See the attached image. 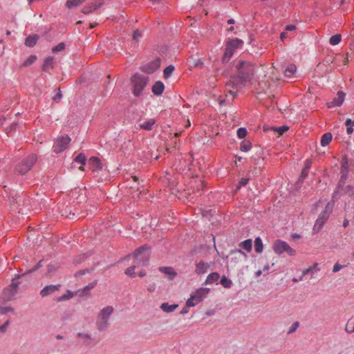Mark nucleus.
<instances>
[{"label":"nucleus","instance_id":"obj_1","mask_svg":"<svg viewBox=\"0 0 354 354\" xmlns=\"http://www.w3.org/2000/svg\"><path fill=\"white\" fill-rule=\"evenodd\" d=\"M237 75L233 76L226 84L229 93L233 97L236 94L237 91L248 82L252 79L254 66L250 62L239 60L236 64Z\"/></svg>","mask_w":354,"mask_h":354},{"label":"nucleus","instance_id":"obj_2","mask_svg":"<svg viewBox=\"0 0 354 354\" xmlns=\"http://www.w3.org/2000/svg\"><path fill=\"white\" fill-rule=\"evenodd\" d=\"M135 262L134 265L128 268L125 270V274L129 275L131 277H135L136 274L134 270L136 267H139L140 266L146 265L149 260V252H148V247L147 245H144L137 249L134 252Z\"/></svg>","mask_w":354,"mask_h":354},{"label":"nucleus","instance_id":"obj_3","mask_svg":"<svg viewBox=\"0 0 354 354\" xmlns=\"http://www.w3.org/2000/svg\"><path fill=\"white\" fill-rule=\"evenodd\" d=\"M113 310L114 309L112 306H107L99 312L95 322V326L98 331H104L109 327L110 317Z\"/></svg>","mask_w":354,"mask_h":354},{"label":"nucleus","instance_id":"obj_4","mask_svg":"<svg viewBox=\"0 0 354 354\" xmlns=\"http://www.w3.org/2000/svg\"><path fill=\"white\" fill-rule=\"evenodd\" d=\"M149 77L142 75L136 73L131 79L133 94L138 97L142 94V91L147 85Z\"/></svg>","mask_w":354,"mask_h":354},{"label":"nucleus","instance_id":"obj_5","mask_svg":"<svg viewBox=\"0 0 354 354\" xmlns=\"http://www.w3.org/2000/svg\"><path fill=\"white\" fill-rule=\"evenodd\" d=\"M208 288H198L190 295V297L186 301L187 307H194L205 299L209 293Z\"/></svg>","mask_w":354,"mask_h":354},{"label":"nucleus","instance_id":"obj_6","mask_svg":"<svg viewBox=\"0 0 354 354\" xmlns=\"http://www.w3.org/2000/svg\"><path fill=\"white\" fill-rule=\"evenodd\" d=\"M35 154H30L23 160L16 167L15 171L19 174H26L35 165L37 161Z\"/></svg>","mask_w":354,"mask_h":354},{"label":"nucleus","instance_id":"obj_7","mask_svg":"<svg viewBox=\"0 0 354 354\" xmlns=\"http://www.w3.org/2000/svg\"><path fill=\"white\" fill-rule=\"evenodd\" d=\"M272 249L274 252L279 255H281L283 252H286L290 256H295L296 254L295 250L286 241L280 239H277L274 242Z\"/></svg>","mask_w":354,"mask_h":354},{"label":"nucleus","instance_id":"obj_8","mask_svg":"<svg viewBox=\"0 0 354 354\" xmlns=\"http://www.w3.org/2000/svg\"><path fill=\"white\" fill-rule=\"evenodd\" d=\"M243 41L239 39H234L228 41L226 45L225 51L223 57L224 62H227L230 57L233 55L235 49L241 46Z\"/></svg>","mask_w":354,"mask_h":354},{"label":"nucleus","instance_id":"obj_9","mask_svg":"<svg viewBox=\"0 0 354 354\" xmlns=\"http://www.w3.org/2000/svg\"><path fill=\"white\" fill-rule=\"evenodd\" d=\"M329 204H328L324 210L322 211L320 214L319 215L317 219L315 221V223L313 227V232L317 233L319 232L323 227L324 223L328 220L329 215H330V211H329Z\"/></svg>","mask_w":354,"mask_h":354},{"label":"nucleus","instance_id":"obj_10","mask_svg":"<svg viewBox=\"0 0 354 354\" xmlns=\"http://www.w3.org/2000/svg\"><path fill=\"white\" fill-rule=\"evenodd\" d=\"M71 138L68 136L59 138L53 146V150L55 153H59L64 151L68 146Z\"/></svg>","mask_w":354,"mask_h":354},{"label":"nucleus","instance_id":"obj_11","mask_svg":"<svg viewBox=\"0 0 354 354\" xmlns=\"http://www.w3.org/2000/svg\"><path fill=\"white\" fill-rule=\"evenodd\" d=\"M247 257V254L241 250L232 251L230 254V261L234 265L244 261Z\"/></svg>","mask_w":354,"mask_h":354},{"label":"nucleus","instance_id":"obj_12","mask_svg":"<svg viewBox=\"0 0 354 354\" xmlns=\"http://www.w3.org/2000/svg\"><path fill=\"white\" fill-rule=\"evenodd\" d=\"M18 282H12V284L4 290L3 297L7 300H11L17 292Z\"/></svg>","mask_w":354,"mask_h":354},{"label":"nucleus","instance_id":"obj_13","mask_svg":"<svg viewBox=\"0 0 354 354\" xmlns=\"http://www.w3.org/2000/svg\"><path fill=\"white\" fill-rule=\"evenodd\" d=\"M160 66V59H156V60L143 66L142 70L143 72L150 74V73H153L158 68H159Z\"/></svg>","mask_w":354,"mask_h":354},{"label":"nucleus","instance_id":"obj_14","mask_svg":"<svg viewBox=\"0 0 354 354\" xmlns=\"http://www.w3.org/2000/svg\"><path fill=\"white\" fill-rule=\"evenodd\" d=\"M212 263H207L203 261H201L196 264L195 272L198 274H204L207 272L210 268Z\"/></svg>","mask_w":354,"mask_h":354},{"label":"nucleus","instance_id":"obj_15","mask_svg":"<svg viewBox=\"0 0 354 354\" xmlns=\"http://www.w3.org/2000/svg\"><path fill=\"white\" fill-rule=\"evenodd\" d=\"M156 124V120L153 118H150L146 121L138 123L136 129H143L146 131H151L153 129Z\"/></svg>","mask_w":354,"mask_h":354},{"label":"nucleus","instance_id":"obj_16","mask_svg":"<svg viewBox=\"0 0 354 354\" xmlns=\"http://www.w3.org/2000/svg\"><path fill=\"white\" fill-rule=\"evenodd\" d=\"M104 2L100 0L95 1V2L91 3L90 4L86 6L82 9V12L84 14H89L93 11L97 10L100 8L103 5Z\"/></svg>","mask_w":354,"mask_h":354},{"label":"nucleus","instance_id":"obj_17","mask_svg":"<svg viewBox=\"0 0 354 354\" xmlns=\"http://www.w3.org/2000/svg\"><path fill=\"white\" fill-rule=\"evenodd\" d=\"M88 167L93 171H95L100 170L102 168V163L100 160L95 156L91 157L88 160Z\"/></svg>","mask_w":354,"mask_h":354},{"label":"nucleus","instance_id":"obj_18","mask_svg":"<svg viewBox=\"0 0 354 354\" xmlns=\"http://www.w3.org/2000/svg\"><path fill=\"white\" fill-rule=\"evenodd\" d=\"M344 97L345 94L342 91H339L333 100L328 104V107L332 108L341 106L344 100Z\"/></svg>","mask_w":354,"mask_h":354},{"label":"nucleus","instance_id":"obj_19","mask_svg":"<svg viewBox=\"0 0 354 354\" xmlns=\"http://www.w3.org/2000/svg\"><path fill=\"white\" fill-rule=\"evenodd\" d=\"M60 285H48L45 286L40 292L41 297H44L58 290Z\"/></svg>","mask_w":354,"mask_h":354},{"label":"nucleus","instance_id":"obj_20","mask_svg":"<svg viewBox=\"0 0 354 354\" xmlns=\"http://www.w3.org/2000/svg\"><path fill=\"white\" fill-rule=\"evenodd\" d=\"M341 173H342V178L339 182L338 187L339 188H341L344 180L346 179L347 178V173H348V162L347 160H344L342 162V167H341Z\"/></svg>","mask_w":354,"mask_h":354},{"label":"nucleus","instance_id":"obj_21","mask_svg":"<svg viewBox=\"0 0 354 354\" xmlns=\"http://www.w3.org/2000/svg\"><path fill=\"white\" fill-rule=\"evenodd\" d=\"M159 270L167 274L171 280L174 279L177 275V272L171 267H160Z\"/></svg>","mask_w":354,"mask_h":354},{"label":"nucleus","instance_id":"obj_22","mask_svg":"<svg viewBox=\"0 0 354 354\" xmlns=\"http://www.w3.org/2000/svg\"><path fill=\"white\" fill-rule=\"evenodd\" d=\"M164 89H165L164 84L160 81L156 82L152 86V92L154 95H161L163 93Z\"/></svg>","mask_w":354,"mask_h":354},{"label":"nucleus","instance_id":"obj_23","mask_svg":"<svg viewBox=\"0 0 354 354\" xmlns=\"http://www.w3.org/2000/svg\"><path fill=\"white\" fill-rule=\"evenodd\" d=\"M297 71V67L295 64H289L284 71V75L288 78H292Z\"/></svg>","mask_w":354,"mask_h":354},{"label":"nucleus","instance_id":"obj_24","mask_svg":"<svg viewBox=\"0 0 354 354\" xmlns=\"http://www.w3.org/2000/svg\"><path fill=\"white\" fill-rule=\"evenodd\" d=\"M97 284L96 281H93L84 288L77 290V293L80 296H84L88 293V292L93 289Z\"/></svg>","mask_w":354,"mask_h":354},{"label":"nucleus","instance_id":"obj_25","mask_svg":"<svg viewBox=\"0 0 354 354\" xmlns=\"http://www.w3.org/2000/svg\"><path fill=\"white\" fill-rule=\"evenodd\" d=\"M311 165H312V160L310 159L306 160L304 167L303 168V169L301 171V178L304 179L308 176L309 170L311 167Z\"/></svg>","mask_w":354,"mask_h":354},{"label":"nucleus","instance_id":"obj_26","mask_svg":"<svg viewBox=\"0 0 354 354\" xmlns=\"http://www.w3.org/2000/svg\"><path fill=\"white\" fill-rule=\"evenodd\" d=\"M220 278V275L218 272H212L206 278L205 284H212L217 281Z\"/></svg>","mask_w":354,"mask_h":354},{"label":"nucleus","instance_id":"obj_27","mask_svg":"<svg viewBox=\"0 0 354 354\" xmlns=\"http://www.w3.org/2000/svg\"><path fill=\"white\" fill-rule=\"evenodd\" d=\"M38 39H39V37L37 35H32L28 36L26 39L25 44H26V46H27L28 47H32L37 44Z\"/></svg>","mask_w":354,"mask_h":354},{"label":"nucleus","instance_id":"obj_28","mask_svg":"<svg viewBox=\"0 0 354 354\" xmlns=\"http://www.w3.org/2000/svg\"><path fill=\"white\" fill-rule=\"evenodd\" d=\"M178 308L177 304H169L168 303H162L160 306V308L166 313H171Z\"/></svg>","mask_w":354,"mask_h":354},{"label":"nucleus","instance_id":"obj_29","mask_svg":"<svg viewBox=\"0 0 354 354\" xmlns=\"http://www.w3.org/2000/svg\"><path fill=\"white\" fill-rule=\"evenodd\" d=\"M332 140V134L330 133H326L322 135L320 140L322 146L325 147L328 145Z\"/></svg>","mask_w":354,"mask_h":354},{"label":"nucleus","instance_id":"obj_30","mask_svg":"<svg viewBox=\"0 0 354 354\" xmlns=\"http://www.w3.org/2000/svg\"><path fill=\"white\" fill-rule=\"evenodd\" d=\"M54 65V59L52 57H47L43 64V70L48 71L50 68H53Z\"/></svg>","mask_w":354,"mask_h":354},{"label":"nucleus","instance_id":"obj_31","mask_svg":"<svg viewBox=\"0 0 354 354\" xmlns=\"http://www.w3.org/2000/svg\"><path fill=\"white\" fill-rule=\"evenodd\" d=\"M263 245L262 240L260 237H257L254 240V250L257 253H261L263 251Z\"/></svg>","mask_w":354,"mask_h":354},{"label":"nucleus","instance_id":"obj_32","mask_svg":"<svg viewBox=\"0 0 354 354\" xmlns=\"http://www.w3.org/2000/svg\"><path fill=\"white\" fill-rule=\"evenodd\" d=\"M77 337L82 339L86 345H88V340L91 339V335L87 333H78Z\"/></svg>","mask_w":354,"mask_h":354},{"label":"nucleus","instance_id":"obj_33","mask_svg":"<svg viewBox=\"0 0 354 354\" xmlns=\"http://www.w3.org/2000/svg\"><path fill=\"white\" fill-rule=\"evenodd\" d=\"M239 246L242 248L243 249L247 250L248 252L251 251L252 247V239H247L244 241H242Z\"/></svg>","mask_w":354,"mask_h":354},{"label":"nucleus","instance_id":"obj_34","mask_svg":"<svg viewBox=\"0 0 354 354\" xmlns=\"http://www.w3.org/2000/svg\"><path fill=\"white\" fill-rule=\"evenodd\" d=\"M85 1L86 0H67L66 6L68 8L70 9L80 5Z\"/></svg>","mask_w":354,"mask_h":354},{"label":"nucleus","instance_id":"obj_35","mask_svg":"<svg viewBox=\"0 0 354 354\" xmlns=\"http://www.w3.org/2000/svg\"><path fill=\"white\" fill-rule=\"evenodd\" d=\"M342 40V36L339 34H336L333 35L329 40V42L331 45L335 46L338 44Z\"/></svg>","mask_w":354,"mask_h":354},{"label":"nucleus","instance_id":"obj_36","mask_svg":"<svg viewBox=\"0 0 354 354\" xmlns=\"http://www.w3.org/2000/svg\"><path fill=\"white\" fill-rule=\"evenodd\" d=\"M345 124L347 127L346 132L348 134H352L353 132V127L354 126V120H352L351 119L348 118Z\"/></svg>","mask_w":354,"mask_h":354},{"label":"nucleus","instance_id":"obj_37","mask_svg":"<svg viewBox=\"0 0 354 354\" xmlns=\"http://www.w3.org/2000/svg\"><path fill=\"white\" fill-rule=\"evenodd\" d=\"M251 148V142L250 141L244 140L241 142L240 149L242 151H248Z\"/></svg>","mask_w":354,"mask_h":354},{"label":"nucleus","instance_id":"obj_38","mask_svg":"<svg viewBox=\"0 0 354 354\" xmlns=\"http://www.w3.org/2000/svg\"><path fill=\"white\" fill-rule=\"evenodd\" d=\"M221 283L223 287L229 288L232 285V281L231 280L228 279L225 276H223L221 279Z\"/></svg>","mask_w":354,"mask_h":354},{"label":"nucleus","instance_id":"obj_39","mask_svg":"<svg viewBox=\"0 0 354 354\" xmlns=\"http://www.w3.org/2000/svg\"><path fill=\"white\" fill-rule=\"evenodd\" d=\"M37 59L36 55H30L28 57L26 61L23 63L24 66H28L32 64Z\"/></svg>","mask_w":354,"mask_h":354},{"label":"nucleus","instance_id":"obj_40","mask_svg":"<svg viewBox=\"0 0 354 354\" xmlns=\"http://www.w3.org/2000/svg\"><path fill=\"white\" fill-rule=\"evenodd\" d=\"M86 161V158L84 154L80 153L76 158H75V162L81 163L82 165H84Z\"/></svg>","mask_w":354,"mask_h":354},{"label":"nucleus","instance_id":"obj_41","mask_svg":"<svg viewBox=\"0 0 354 354\" xmlns=\"http://www.w3.org/2000/svg\"><path fill=\"white\" fill-rule=\"evenodd\" d=\"M174 71V67L171 65L166 67L164 69V76L165 77H169L172 74Z\"/></svg>","mask_w":354,"mask_h":354},{"label":"nucleus","instance_id":"obj_42","mask_svg":"<svg viewBox=\"0 0 354 354\" xmlns=\"http://www.w3.org/2000/svg\"><path fill=\"white\" fill-rule=\"evenodd\" d=\"M272 129L274 131L277 132L279 133V135H282L284 132H286L288 129V127L286 126H282V127H272Z\"/></svg>","mask_w":354,"mask_h":354},{"label":"nucleus","instance_id":"obj_43","mask_svg":"<svg viewBox=\"0 0 354 354\" xmlns=\"http://www.w3.org/2000/svg\"><path fill=\"white\" fill-rule=\"evenodd\" d=\"M64 48H65V44L63 42H61L52 48V52L56 53V52L62 51Z\"/></svg>","mask_w":354,"mask_h":354},{"label":"nucleus","instance_id":"obj_44","mask_svg":"<svg viewBox=\"0 0 354 354\" xmlns=\"http://www.w3.org/2000/svg\"><path fill=\"white\" fill-rule=\"evenodd\" d=\"M247 135V130L245 128L241 127L237 130V136L239 138H243Z\"/></svg>","mask_w":354,"mask_h":354},{"label":"nucleus","instance_id":"obj_45","mask_svg":"<svg viewBox=\"0 0 354 354\" xmlns=\"http://www.w3.org/2000/svg\"><path fill=\"white\" fill-rule=\"evenodd\" d=\"M299 326V323L298 322L293 323L288 330V334L294 333L298 328Z\"/></svg>","mask_w":354,"mask_h":354},{"label":"nucleus","instance_id":"obj_46","mask_svg":"<svg viewBox=\"0 0 354 354\" xmlns=\"http://www.w3.org/2000/svg\"><path fill=\"white\" fill-rule=\"evenodd\" d=\"M142 37V34L141 32L138 30H136L133 32V39L135 40V41H138L139 39Z\"/></svg>","mask_w":354,"mask_h":354},{"label":"nucleus","instance_id":"obj_47","mask_svg":"<svg viewBox=\"0 0 354 354\" xmlns=\"http://www.w3.org/2000/svg\"><path fill=\"white\" fill-rule=\"evenodd\" d=\"M73 297V294L71 292L68 291L67 294H65L60 297L59 300H67L72 298Z\"/></svg>","mask_w":354,"mask_h":354},{"label":"nucleus","instance_id":"obj_48","mask_svg":"<svg viewBox=\"0 0 354 354\" xmlns=\"http://www.w3.org/2000/svg\"><path fill=\"white\" fill-rule=\"evenodd\" d=\"M344 267H345V266H342V265H340L339 263H336L333 266V272H337L338 271H339L342 268H343Z\"/></svg>","mask_w":354,"mask_h":354},{"label":"nucleus","instance_id":"obj_49","mask_svg":"<svg viewBox=\"0 0 354 354\" xmlns=\"http://www.w3.org/2000/svg\"><path fill=\"white\" fill-rule=\"evenodd\" d=\"M248 181H249L248 178H241L239 183L237 189H239L241 186L246 185L248 183Z\"/></svg>","mask_w":354,"mask_h":354},{"label":"nucleus","instance_id":"obj_50","mask_svg":"<svg viewBox=\"0 0 354 354\" xmlns=\"http://www.w3.org/2000/svg\"><path fill=\"white\" fill-rule=\"evenodd\" d=\"M345 192L346 194H348V195L351 196V195H353L354 194V189L353 187L348 185L346 187L345 189H344Z\"/></svg>","mask_w":354,"mask_h":354},{"label":"nucleus","instance_id":"obj_51","mask_svg":"<svg viewBox=\"0 0 354 354\" xmlns=\"http://www.w3.org/2000/svg\"><path fill=\"white\" fill-rule=\"evenodd\" d=\"M9 325H10V321H9V320H8V321H6V322H5V324H3L2 326H0V331H1V333H4V332H6V330H7V328H8V326Z\"/></svg>","mask_w":354,"mask_h":354},{"label":"nucleus","instance_id":"obj_52","mask_svg":"<svg viewBox=\"0 0 354 354\" xmlns=\"http://www.w3.org/2000/svg\"><path fill=\"white\" fill-rule=\"evenodd\" d=\"M12 310H13L12 308L10 307H2V308L0 307V312L2 314H6L7 313L12 311Z\"/></svg>","mask_w":354,"mask_h":354},{"label":"nucleus","instance_id":"obj_53","mask_svg":"<svg viewBox=\"0 0 354 354\" xmlns=\"http://www.w3.org/2000/svg\"><path fill=\"white\" fill-rule=\"evenodd\" d=\"M156 288V286L154 283H152L151 284H149L147 287V290L150 292H153L155 291Z\"/></svg>","mask_w":354,"mask_h":354},{"label":"nucleus","instance_id":"obj_54","mask_svg":"<svg viewBox=\"0 0 354 354\" xmlns=\"http://www.w3.org/2000/svg\"><path fill=\"white\" fill-rule=\"evenodd\" d=\"M350 323V325H349V327H354V322L352 320V319H350L347 323L346 324V326H345V331L346 332V328H347V326Z\"/></svg>","mask_w":354,"mask_h":354},{"label":"nucleus","instance_id":"obj_55","mask_svg":"<svg viewBox=\"0 0 354 354\" xmlns=\"http://www.w3.org/2000/svg\"><path fill=\"white\" fill-rule=\"evenodd\" d=\"M350 324L348 325L346 328V333L348 334L354 333V327H349Z\"/></svg>","mask_w":354,"mask_h":354},{"label":"nucleus","instance_id":"obj_56","mask_svg":"<svg viewBox=\"0 0 354 354\" xmlns=\"http://www.w3.org/2000/svg\"><path fill=\"white\" fill-rule=\"evenodd\" d=\"M295 28H296V26L294 25H288L286 27V30H290V31L295 30Z\"/></svg>","mask_w":354,"mask_h":354},{"label":"nucleus","instance_id":"obj_57","mask_svg":"<svg viewBox=\"0 0 354 354\" xmlns=\"http://www.w3.org/2000/svg\"><path fill=\"white\" fill-rule=\"evenodd\" d=\"M62 97V93H61V91H59V93L54 97V100H59L61 99Z\"/></svg>","mask_w":354,"mask_h":354},{"label":"nucleus","instance_id":"obj_58","mask_svg":"<svg viewBox=\"0 0 354 354\" xmlns=\"http://www.w3.org/2000/svg\"><path fill=\"white\" fill-rule=\"evenodd\" d=\"M313 268H309L303 271V275H306L312 270Z\"/></svg>","mask_w":354,"mask_h":354},{"label":"nucleus","instance_id":"obj_59","mask_svg":"<svg viewBox=\"0 0 354 354\" xmlns=\"http://www.w3.org/2000/svg\"><path fill=\"white\" fill-rule=\"evenodd\" d=\"M55 268H54V266H52V265H49V266H48V271L49 272H52V271H53V270H55Z\"/></svg>","mask_w":354,"mask_h":354},{"label":"nucleus","instance_id":"obj_60","mask_svg":"<svg viewBox=\"0 0 354 354\" xmlns=\"http://www.w3.org/2000/svg\"><path fill=\"white\" fill-rule=\"evenodd\" d=\"M348 225V221L345 219L343 222V227L346 228Z\"/></svg>","mask_w":354,"mask_h":354},{"label":"nucleus","instance_id":"obj_61","mask_svg":"<svg viewBox=\"0 0 354 354\" xmlns=\"http://www.w3.org/2000/svg\"><path fill=\"white\" fill-rule=\"evenodd\" d=\"M145 274H146V272H145V270H141V271H140V272L138 273V275H139L140 277H142L145 276Z\"/></svg>","mask_w":354,"mask_h":354},{"label":"nucleus","instance_id":"obj_62","mask_svg":"<svg viewBox=\"0 0 354 354\" xmlns=\"http://www.w3.org/2000/svg\"><path fill=\"white\" fill-rule=\"evenodd\" d=\"M41 261H39V262L38 263L37 266H35V268H33L32 270H29L28 272H30L31 271H34V270H37L39 266H41V265H40V264H41Z\"/></svg>","mask_w":354,"mask_h":354},{"label":"nucleus","instance_id":"obj_63","mask_svg":"<svg viewBox=\"0 0 354 354\" xmlns=\"http://www.w3.org/2000/svg\"><path fill=\"white\" fill-rule=\"evenodd\" d=\"M261 274H262V271L261 270H259L255 272V275L257 277H259V276H261Z\"/></svg>","mask_w":354,"mask_h":354},{"label":"nucleus","instance_id":"obj_64","mask_svg":"<svg viewBox=\"0 0 354 354\" xmlns=\"http://www.w3.org/2000/svg\"><path fill=\"white\" fill-rule=\"evenodd\" d=\"M227 24H234V20L233 19H230L229 20H227Z\"/></svg>","mask_w":354,"mask_h":354}]
</instances>
